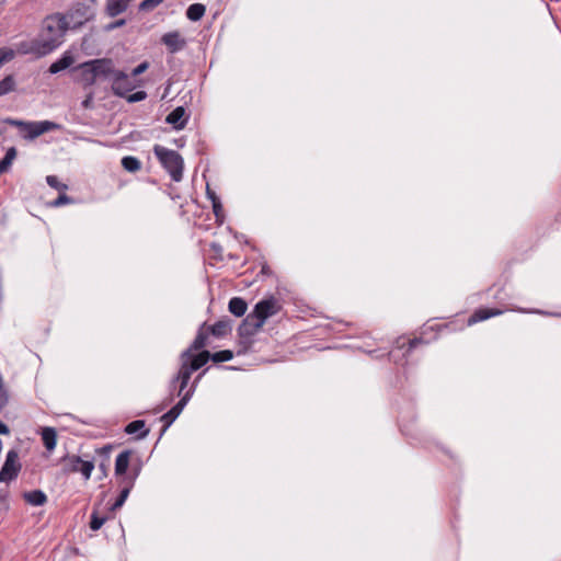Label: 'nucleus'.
Returning <instances> with one entry per match:
<instances>
[{
  "mask_svg": "<svg viewBox=\"0 0 561 561\" xmlns=\"http://www.w3.org/2000/svg\"><path fill=\"white\" fill-rule=\"evenodd\" d=\"M24 500L33 506H42L47 502V496L42 490H33L24 493Z\"/></svg>",
  "mask_w": 561,
  "mask_h": 561,
  "instance_id": "24",
  "label": "nucleus"
},
{
  "mask_svg": "<svg viewBox=\"0 0 561 561\" xmlns=\"http://www.w3.org/2000/svg\"><path fill=\"white\" fill-rule=\"evenodd\" d=\"M21 470L19 455L14 449L7 454L5 461L0 470V482H10L14 480Z\"/></svg>",
  "mask_w": 561,
  "mask_h": 561,
  "instance_id": "10",
  "label": "nucleus"
},
{
  "mask_svg": "<svg viewBox=\"0 0 561 561\" xmlns=\"http://www.w3.org/2000/svg\"><path fill=\"white\" fill-rule=\"evenodd\" d=\"M15 57V50L10 47L0 48V67Z\"/></svg>",
  "mask_w": 561,
  "mask_h": 561,
  "instance_id": "32",
  "label": "nucleus"
},
{
  "mask_svg": "<svg viewBox=\"0 0 561 561\" xmlns=\"http://www.w3.org/2000/svg\"><path fill=\"white\" fill-rule=\"evenodd\" d=\"M261 273L265 274V275H268L271 273V270H270V267L266 264H264L262 266V268H261Z\"/></svg>",
  "mask_w": 561,
  "mask_h": 561,
  "instance_id": "45",
  "label": "nucleus"
},
{
  "mask_svg": "<svg viewBox=\"0 0 561 561\" xmlns=\"http://www.w3.org/2000/svg\"><path fill=\"white\" fill-rule=\"evenodd\" d=\"M280 309V301L276 297L270 296L260 300L250 314L255 319V327L262 328L265 321L270 317L277 314Z\"/></svg>",
  "mask_w": 561,
  "mask_h": 561,
  "instance_id": "7",
  "label": "nucleus"
},
{
  "mask_svg": "<svg viewBox=\"0 0 561 561\" xmlns=\"http://www.w3.org/2000/svg\"><path fill=\"white\" fill-rule=\"evenodd\" d=\"M122 167L131 173L138 172L141 169V162L134 156H126L122 159Z\"/></svg>",
  "mask_w": 561,
  "mask_h": 561,
  "instance_id": "27",
  "label": "nucleus"
},
{
  "mask_svg": "<svg viewBox=\"0 0 561 561\" xmlns=\"http://www.w3.org/2000/svg\"><path fill=\"white\" fill-rule=\"evenodd\" d=\"M68 30V22L64 14L55 13L45 19L44 31L48 33L47 38H43V53H50L61 44L66 31Z\"/></svg>",
  "mask_w": 561,
  "mask_h": 561,
  "instance_id": "5",
  "label": "nucleus"
},
{
  "mask_svg": "<svg viewBox=\"0 0 561 561\" xmlns=\"http://www.w3.org/2000/svg\"><path fill=\"white\" fill-rule=\"evenodd\" d=\"M149 67V64L147 61H144L136 66L133 70H147Z\"/></svg>",
  "mask_w": 561,
  "mask_h": 561,
  "instance_id": "44",
  "label": "nucleus"
},
{
  "mask_svg": "<svg viewBox=\"0 0 561 561\" xmlns=\"http://www.w3.org/2000/svg\"><path fill=\"white\" fill-rule=\"evenodd\" d=\"M229 311L236 317H242L248 309L245 300L241 297H233L228 304Z\"/></svg>",
  "mask_w": 561,
  "mask_h": 561,
  "instance_id": "22",
  "label": "nucleus"
},
{
  "mask_svg": "<svg viewBox=\"0 0 561 561\" xmlns=\"http://www.w3.org/2000/svg\"><path fill=\"white\" fill-rule=\"evenodd\" d=\"M261 328L255 327V319L249 313L239 327V335L241 337H250Z\"/></svg>",
  "mask_w": 561,
  "mask_h": 561,
  "instance_id": "21",
  "label": "nucleus"
},
{
  "mask_svg": "<svg viewBox=\"0 0 561 561\" xmlns=\"http://www.w3.org/2000/svg\"><path fill=\"white\" fill-rule=\"evenodd\" d=\"M153 153L163 169L169 173L174 182H180L183 178L184 160L182 156L172 149L161 145L153 146Z\"/></svg>",
  "mask_w": 561,
  "mask_h": 561,
  "instance_id": "6",
  "label": "nucleus"
},
{
  "mask_svg": "<svg viewBox=\"0 0 561 561\" xmlns=\"http://www.w3.org/2000/svg\"><path fill=\"white\" fill-rule=\"evenodd\" d=\"M75 62V57L70 51H66L57 61L50 65L48 70H66Z\"/></svg>",
  "mask_w": 561,
  "mask_h": 561,
  "instance_id": "25",
  "label": "nucleus"
},
{
  "mask_svg": "<svg viewBox=\"0 0 561 561\" xmlns=\"http://www.w3.org/2000/svg\"><path fill=\"white\" fill-rule=\"evenodd\" d=\"M16 82L12 75L7 76L0 81V98L14 91Z\"/></svg>",
  "mask_w": 561,
  "mask_h": 561,
  "instance_id": "29",
  "label": "nucleus"
},
{
  "mask_svg": "<svg viewBox=\"0 0 561 561\" xmlns=\"http://www.w3.org/2000/svg\"><path fill=\"white\" fill-rule=\"evenodd\" d=\"M161 43L164 44L171 53L179 51L186 45V41L181 36L179 31L165 33L161 37Z\"/></svg>",
  "mask_w": 561,
  "mask_h": 561,
  "instance_id": "11",
  "label": "nucleus"
},
{
  "mask_svg": "<svg viewBox=\"0 0 561 561\" xmlns=\"http://www.w3.org/2000/svg\"><path fill=\"white\" fill-rule=\"evenodd\" d=\"M125 433L128 435L136 434L137 439H142L149 434V428L146 427L144 420H135L126 425Z\"/></svg>",
  "mask_w": 561,
  "mask_h": 561,
  "instance_id": "19",
  "label": "nucleus"
},
{
  "mask_svg": "<svg viewBox=\"0 0 561 561\" xmlns=\"http://www.w3.org/2000/svg\"><path fill=\"white\" fill-rule=\"evenodd\" d=\"M207 196L211 202L218 201L216 193L210 191V188L207 186Z\"/></svg>",
  "mask_w": 561,
  "mask_h": 561,
  "instance_id": "43",
  "label": "nucleus"
},
{
  "mask_svg": "<svg viewBox=\"0 0 561 561\" xmlns=\"http://www.w3.org/2000/svg\"><path fill=\"white\" fill-rule=\"evenodd\" d=\"M206 12V7L202 3H193L186 10V16L188 20L196 22L199 21Z\"/></svg>",
  "mask_w": 561,
  "mask_h": 561,
  "instance_id": "26",
  "label": "nucleus"
},
{
  "mask_svg": "<svg viewBox=\"0 0 561 561\" xmlns=\"http://www.w3.org/2000/svg\"><path fill=\"white\" fill-rule=\"evenodd\" d=\"M12 125L20 127V129L24 133V138L33 140L41 135L51 131L59 130L61 125L50 122V121H41V122H22V121H12Z\"/></svg>",
  "mask_w": 561,
  "mask_h": 561,
  "instance_id": "8",
  "label": "nucleus"
},
{
  "mask_svg": "<svg viewBox=\"0 0 561 561\" xmlns=\"http://www.w3.org/2000/svg\"><path fill=\"white\" fill-rule=\"evenodd\" d=\"M516 311H519V312H529V313H539V314H550L549 312H546V311H542V310H538V309H531V310H527V309H522V308H518V309H515Z\"/></svg>",
  "mask_w": 561,
  "mask_h": 561,
  "instance_id": "41",
  "label": "nucleus"
},
{
  "mask_svg": "<svg viewBox=\"0 0 561 561\" xmlns=\"http://www.w3.org/2000/svg\"><path fill=\"white\" fill-rule=\"evenodd\" d=\"M139 473H140V467L133 468L131 471L129 473H127L126 476H124L122 479H130L133 481V486H134Z\"/></svg>",
  "mask_w": 561,
  "mask_h": 561,
  "instance_id": "37",
  "label": "nucleus"
},
{
  "mask_svg": "<svg viewBox=\"0 0 561 561\" xmlns=\"http://www.w3.org/2000/svg\"><path fill=\"white\" fill-rule=\"evenodd\" d=\"M112 449H113L112 445H105L95 450V453L102 458V460L99 465V469L102 472V477L100 479L107 477L110 462H111L110 455H111Z\"/></svg>",
  "mask_w": 561,
  "mask_h": 561,
  "instance_id": "20",
  "label": "nucleus"
},
{
  "mask_svg": "<svg viewBox=\"0 0 561 561\" xmlns=\"http://www.w3.org/2000/svg\"><path fill=\"white\" fill-rule=\"evenodd\" d=\"M206 370L207 369L202 371L196 377V379L193 381L192 386L186 391L184 389L180 396L176 394L179 391L180 382H178L175 387L171 386V383L169 385V389H170L169 401L170 402L173 401V399L175 397H180V400L174 407H172L167 413H164L161 416V421L163 422L161 435L171 426V424L179 417V415L181 414L183 409L186 407V404L188 403V401L191 400V398L193 397V394L195 392L197 382L201 380L202 376L205 374Z\"/></svg>",
  "mask_w": 561,
  "mask_h": 561,
  "instance_id": "3",
  "label": "nucleus"
},
{
  "mask_svg": "<svg viewBox=\"0 0 561 561\" xmlns=\"http://www.w3.org/2000/svg\"><path fill=\"white\" fill-rule=\"evenodd\" d=\"M62 470L66 473L80 472L84 480H89L94 469V462L90 460H83L80 456L70 455L61 459Z\"/></svg>",
  "mask_w": 561,
  "mask_h": 561,
  "instance_id": "9",
  "label": "nucleus"
},
{
  "mask_svg": "<svg viewBox=\"0 0 561 561\" xmlns=\"http://www.w3.org/2000/svg\"><path fill=\"white\" fill-rule=\"evenodd\" d=\"M15 157H16V149L14 147L9 148L7 150L4 157L0 160V171L2 173L7 172L10 169Z\"/></svg>",
  "mask_w": 561,
  "mask_h": 561,
  "instance_id": "28",
  "label": "nucleus"
},
{
  "mask_svg": "<svg viewBox=\"0 0 561 561\" xmlns=\"http://www.w3.org/2000/svg\"><path fill=\"white\" fill-rule=\"evenodd\" d=\"M106 516L100 515L96 511H93L90 519V528L92 530H99L106 522Z\"/></svg>",
  "mask_w": 561,
  "mask_h": 561,
  "instance_id": "30",
  "label": "nucleus"
},
{
  "mask_svg": "<svg viewBox=\"0 0 561 561\" xmlns=\"http://www.w3.org/2000/svg\"><path fill=\"white\" fill-rule=\"evenodd\" d=\"M46 183L51 187L59 192H65L68 190V185L61 183L56 175H47Z\"/></svg>",
  "mask_w": 561,
  "mask_h": 561,
  "instance_id": "31",
  "label": "nucleus"
},
{
  "mask_svg": "<svg viewBox=\"0 0 561 561\" xmlns=\"http://www.w3.org/2000/svg\"><path fill=\"white\" fill-rule=\"evenodd\" d=\"M389 356H390V357H392V358H396V352H394V351H391V352L389 353Z\"/></svg>",
  "mask_w": 561,
  "mask_h": 561,
  "instance_id": "46",
  "label": "nucleus"
},
{
  "mask_svg": "<svg viewBox=\"0 0 561 561\" xmlns=\"http://www.w3.org/2000/svg\"><path fill=\"white\" fill-rule=\"evenodd\" d=\"M45 47H43L42 39H34L31 42H22L19 44L18 50L22 54H33L36 56H45L48 53H43L42 50Z\"/></svg>",
  "mask_w": 561,
  "mask_h": 561,
  "instance_id": "17",
  "label": "nucleus"
},
{
  "mask_svg": "<svg viewBox=\"0 0 561 561\" xmlns=\"http://www.w3.org/2000/svg\"><path fill=\"white\" fill-rule=\"evenodd\" d=\"M119 485L122 486L121 493L116 501L112 504L111 511H116L121 508L124 503L126 502L131 489H133V481L130 479H121L118 481Z\"/></svg>",
  "mask_w": 561,
  "mask_h": 561,
  "instance_id": "16",
  "label": "nucleus"
},
{
  "mask_svg": "<svg viewBox=\"0 0 561 561\" xmlns=\"http://www.w3.org/2000/svg\"><path fill=\"white\" fill-rule=\"evenodd\" d=\"M213 203V210L216 217H219V214L222 211L221 203L220 201H215Z\"/></svg>",
  "mask_w": 561,
  "mask_h": 561,
  "instance_id": "40",
  "label": "nucleus"
},
{
  "mask_svg": "<svg viewBox=\"0 0 561 561\" xmlns=\"http://www.w3.org/2000/svg\"><path fill=\"white\" fill-rule=\"evenodd\" d=\"M157 1H158V3H159V4H160L161 2H163V0H157Z\"/></svg>",
  "mask_w": 561,
  "mask_h": 561,
  "instance_id": "47",
  "label": "nucleus"
},
{
  "mask_svg": "<svg viewBox=\"0 0 561 561\" xmlns=\"http://www.w3.org/2000/svg\"><path fill=\"white\" fill-rule=\"evenodd\" d=\"M93 98H94V92L92 90H89L87 92L85 99L81 102V106L84 110L92 108V106H93Z\"/></svg>",
  "mask_w": 561,
  "mask_h": 561,
  "instance_id": "36",
  "label": "nucleus"
},
{
  "mask_svg": "<svg viewBox=\"0 0 561 561\" xmlns=\"http://www.w3.org/2000/svg\"><path fill=\"white\" fill-rule=\"evenodd\" d=\"M231 332V324L229 319H221L213 325L204 322L197 330V334L190 346L184 350V356L191 351H201L207 346L208 336L211 334L215 337H225Z\"/></svg>",
  "mask_w": 561,
  "mask_h": 561,
  "instance_id": "4",
  "label": "nucleus"
},
{
  "mask_svg": "<svg viewBox=\"0 0 561 561\" xmlns=\"http://www.w3.org/2000/svg\"><path fill=\"white\" fill-rule=\"evenodd\" d=\"M140 73L141 72H112L108 75L107 81L111 82L112 91L115 95L126 99L129 103H136L147 98V93L141 90L131 93L141 84L138 78Z\"/></svg>",
  "mask_w": 561,
  "mask_h": 561,
  "instance_id": "2",
  "label": "nucleus"
},
{
  "mask_svg": "<svg viewBox=\"0 0 561 561\" xmlns=\"http://www.w3.org/2000/svg\"><path fill=\"white\" fill-rule=\"evenodd\" d=\"M2 174V172L0 171V175Z\"/></svg>",
  "mask_w": 561,
  "mask_h": 561,
  "instance_id": "48",
  "label": "nucleus"
},
{
  "mask_svg": "<svg viewBox=\"0 0 561 561\" xmlns=\"http://www.w3.org/2000/svg\"><path fill=\"white\" fill-rule=\"evenodd\" d=\"M79 69L80 70H93V71L105 70L104 68H102L100 60H92V61L84 62V64L80 65Z\"/></svg>",
  "mask_w": 561,
  "mask_h": 561,
  "instance_id": "33",
  "label": "nucleus"
},
{
  "mask_svg": "<svg viewBox=\"0 0 561 561\" xmlns=\"http://www.w3.org/2000/svg\"><path fill=\"white\" fill-rule=\"evenodd\" d=\"M165 122L178 130L183 129L187 123L185 108L183 106L175 107L171 113L168 114Z\"/></svg>",
  "mask_w": 561,
  "mask_h": 561,
  "instance_id": "12",
  "label": "nucleus"
},
{
  "mask_svg": "<svg viewBox=\"0 0 561 561\" xmlns=\"http://www.w3.org/2000/svg\"><path fill=\"white\" fill-rule=\"evenodd\" d=\"M233 358V353L230 350H224L210 353L206 350L191 351L184 356V351L180 355V368L176 375L171 379V386H176L180 382L178 396L187 388L191 376L194 371L205 366L210 359L215 363H224Z\"/></svg>",
  "mask_w": 561,
  "mask_h": 561,
  "instance_id": "1",
  "label": "nucleus"
},
{
  "mask_svg": "<svg viewBox=\"0 0 561 561\" xmlns=\"http://www.w3.org/2000/svg\"><path fill=\"white\" fill-rule=\"evenodd\" d=\"M70 203H72V198L62 193L55 201L51 202V206L60 207Z\"/></svg>",
  "mask_w": 561,
  "mask_h": 561,
  "instance_id": "34",
  "label": "nucleus"
},
{
  "mask_svg": "<svg viewBox=\"0 0 561 561\" xmlns=\"http://www.w3.org/2000/svg\"><path fill=\"white\" fill-rule=\"evenodd\" d=\"M126 21L124 19H121V20H117L111 24H108L106 26V30L111 31V30H114V28H117V27H122L123 25H125Z\"/></svg>",
  "mask_w": 561,
  "mask_h": 561,
  "instance_id": "39",
  "label": "nucleus"
},
{
  "mask_svg": "<svg viewBox=\"0 0 561 561\" xmlns=\"http://www.w3.org/2000/svg\"><path fill=\"white\" fill-rule=\"evenodd\" d=\"M422 343V340L421 339H413V340H410L408 342V347H407V351L404 353V355H408L410 354V352L415 348L419 344Z\"/></svg>",
  "mask_w": 561,
  "mask_h": 561,
  "instance_id": "38",
  "label": "nucleus"
},
{
  "mask_svg": "<svg viewBox=\"0 0 561 561\" xmlns=\"http://www.w3.org/2000/svg\"><path fill=\"white\" fill-rule=\"evenodd\" d=\"M133 0H107L105 12L108 16L115 18L124 13Z\"/></svg>",
  "mask_w": 561,
  "mask_h": 561,
  "instance_id": "15",
  "label": "nucleus"
},
{
  "mask_svg": "<svg viewBox=\"0 0 561 561\" xmlns=\"http://www.w3.org/2000/svg\"><path fill=\"white\" fill-rule=\"evenodd\" d=\"M10 433V428L2 421H0V434L8 435Z\"/></svg>",
  "mask_w": 561,
  "mask_h": 561,
  "instance_id": "42",
  "label": "nucleus"
},
{
  "mask_svg": "<svg viewBox=\"0 0 561 561\" xmlns=\"http://www.w3.org/2000/svg\"><path fill=\"white\" fill-rule=\"evenodd\" d=\"M112 72H81V76L76 80L82 84L83 89L89 91L91 90V85H93L99 78H104L107 80L108 75Z\"/></svg>",
  "mask_w": 561,
  "mask_h": 561,
  "instance_id": "18",
  "label": "nucleus"
},
{
  "mask_svg": "<svg viewBox=\"0 0 561 561\" xmlns=\"http://www.w3.org/2000/svg\"><path fill=\"white\" fill-rule=\"evenodd\" d=\"M42 440L48 451H53L57 443V433L54 427H44L42 431Z\"/></svg>",
  "mask_w": 561,
  "mask_h": 561,
  "instance_id": "23",
  "label": "nucleus"
},
{
  "mask_svg": "<svg viewBox=\"0 0 561 561\" xmlns=\"http://www.w3.org/2000/svg\"><path fill=\"white\" fill-rule=\"evenodd\" d=\"M504 311L499 308H480L476 310L468 319L469 324H474L480 321L490 319L491 317L500 316Z\"/></svg>",
  "mask_w": 561,
  "mask_h": 561,
  "instance_id": "13",
  "label": "nucleus"
},
{
  "mask_svg": "<svg viewBox=\"0 0 561 561\" xmlns=\"http://www.w3.org/2000/svg\"><path fill=\"white\" fill-rule=\"evenodd\" d=\"M158 5H159V3L157 0H144L139 4V10L140 11H151Z\"/></svg>",
  "mask_w": 561,
  "mask_h": 561,
  "instance_id": "35",
  "label": "nucleus"
},
{
  "mask_svg": "<svg viewBox=\"0 0 561 561\" xmlns=\"http://www.w3.org/2000/svg\"><path fill=\"white\" fill-rule=\"evenodd\" d=\"M131 456V450H123L118 454L115 460V476L118 478V481L121 478L127 474V469L129 466Z\"/></svg>",
  "mask_w": 561,
  "mask_h": 561,
  "instance_id": "14",
  "label": "nucleus"
}]
</instances>
